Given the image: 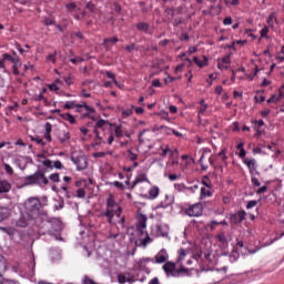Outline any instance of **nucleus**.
Returning a JSON list of instances; mask_svg holds the SVG:
<instances>
[{
  "mask_svg": "<svg viewBox=\"0 0 284 284\" xmlns=\"http://www.w3.org/2000/svg\"><path fill=\"white\" fill-rule=\"evenodd\" d=\"M23 181L24 185H39V187H45V185L50 183L45 176V172L42 170H38L36 173L24 176Z\"/></svg>",
  "mask_w": 284,
  "mask_h": 284,
  "instance_id": "nucleus-3",
  "label": "nucleus"
},
{
  "mask_svg": "<svg viewBox=\"0 0 284 284\" xmlns=\"http://www.w3.org/2000/svg\"><path fill=\"white\" fill-rule=\"evenodd\" d=\"M148 227V216L140 214L138 219L136 230L140 234H144V231Z\"/></svg>",
  "mask_w": 284,
  "mask_h": 284,
  "instance_id": "nucleus-11",
  "label": "nucleus"
},
{
  "mask_svg": "<svg viewBox=\"0 0 284 284\" xmlns=\"http://www.w3.org/2000/svg\"><path fill=\"white\" fill-rule=\"evenodd\" d=\"M60 143H65V141H70V132H64L62 138H59Z\"/></svg>",
  "mask_w": 284,
  "mask_h": 284,
  "instance_id": "nucleus-43",
  "label": "nucleus"
},
{
  "mask_svg": "<svg viewBox=\"0 0 284 284\" xmlns=\"http://www.w3.org/2000/svg\"><path fill=\"white\" fill-rule=\"evenodd\" d=\"M223 23H224V26H232V17H226V18L223 20Z\"/></svg>",
  "mask_w": 284,
  "mask_h": 284,
  "instance_id": "nucleus-64",
  "label": "nucleus"
},
{
  "mask_svg": "<svg viewBox=\"0 0 284 284\" xmlns=\"http://www.w3.org/2000/svg\"><path fill=\"white\" fill-rule=\"evenodd\" d=\"M110 43H112V44L119 43V38H116V37H113V38H105V39L103 40L102 45H103V48H105L106 50H110V48H111Z\"/></svg>",
  "mask_w": 284,
  "mask_h": 284,
  "instance_id": "nucleus-19",
  "label": "nucleus"
},
{
  "mask_svg": "<svg viewBox=\"0 0 284 284\" xmlns=\"http://www.w3.org/2000/svg\"><path fill=\"white\" fill-rule=\"evenodd\" d=\"M174 204V197L172 195H165L164 201L161 202L160 207H170Z\"/></svg>",
  "mask_w": 284,
  "mask_h": 284,
  "instance_id": "nucleus-20",
  "label": "nucleus"
},
{
  "mask_svg": "<svg viewBox=\"0 0 284 284\" xmlns=\"http://www.w3.org/2000/svg\"><path fill=\"white\" fill-rule=\"evenodd\" d=\"M139 143H145V141H150V129H143L138 134Z\"/></svg>",
  "mask_w": 284,
  "mask_h": 284,
  "instance_id": "nucleus-14",
  "label": "nucleus"
},
{
  "mask_svg": "<svg viewBox=\"0 0 284 284\" xmlns=\"http://www.w3.org/2000/svg\"><path fill=\"white\" fill-rule=\"evenodd\" d=\"M85 9L89 10V12H94V10H97V7L92 2H88L85 4Z\"/></svg>",
  "mask_w": 284,
  "mask_h": 284,
  "instance_id": "nucleus-46",
  "label": "nucleus"
},
{
  "mask_svg": "<svg viewBox=\"0 0 284 284\" xmlns=\"http://www.w3.org/2000/svg\"><path fill=\"white\" fill-rule=\"evenodd\" d=\"M0 272H6V258L0 255Z\"/></svg>",
  "mask_w": 284,
  "mask_h": 284,
  "instance_id": "nucleus-45",
  "label": "nucleus"
},
{
  "mask_svg": "<svg viewBox=\"0 0 284 284\" xmlns=\"http://www.w3.org/2000/svg\"><path fill=\"white\" fill-rule=\"evenodd\" d=\"M39 234H49L54 236L61 232V222L58 219L42 220L39 224Z\"/></svg>",
  "mask_w": 284,
  "mask_h": 284,
  "instance_id": "nucleus-2",
  "label": "nucleus"
},
{
  "mask_svg": "<svg viewBox=\"0 0 284 284\" xmlns=\"http://www.w3.org/2000/svg\"><path fill=\"white\" fill-rule=\"evenodd\" d=\"M267 192V185H263L256 191V194H265Z\"/></svg>",
  "mask_w": 284,
  "mask_h": 284,
  "instance_id": "nucleus-58",
  "label": "nucleus"
},
{
  "mask_svg": "<svg viewBox=\"0 0 284 284\" xmlns=\"http://www.w3.org/2000/svg\"><path fill=\"white\" fill-rule=\"evenodd\" d=\"M244 163L248 168L250 174H254V172H256V160L255 159H245Z\"/></svg>",
  "mask_w": 284,
  "mask_h": 284,
  "instance_id": "nucleus-15",
  "label": "nucleus"
},
{
  "mask_svg": "<svg viewBox=\"0 0 284 284\" xmlns=\"http://www.w3.org/2000/svg\"><path fill=\"white\" fill-rule=\"evenodd\" d=\"M216 241L222 243V245H227V236H225L224 231L216 235Z\"/></svg>",
  "mask_w": 284,
  "mask_h": 284,
  "instance_id": "nucleus-26",
  "label": "nucleus"
},
{
  "mask_svg": "<svg viewBox=\"0 0 284 284\" xmlns=\"http://www.w3.org/2000/svg\"><path fill=\"white\" fill-rule=\"evenodd\" d=\"M105 75L108 77V79H112L113 83H118L116 79H114L115 74L112 71H106Z\"/></svg>",
  "mask_w": 284,
  "mask_h": 284,
  "instance_id": "nucleus-50",
  "label": "nucleus"
},
{
  "mask_svg": "<svg viewBox=\"0 0 284 284\" xmlns=\"http://www.w3.org/2000/svg\"><path fill=\"white\" fill-rule=\"evenodd\" d=\"M2 59H3L4 62L8 61L9 63H17V60L19 59V57H17V55L12 57L9 53H3Z\"/></svg>",
  "mask_w": 284,
  "mask_h": 284,
  "instance_id": "nucleus-23",
  "label": "nucleus"
},
{
  "mask_svg": "<svg viewBox=\"0 0 284 284\" xmlns=\"http://www.w3.org/2000/svg\"><path fill=\"white\" fill-rule=\"evenodd\" d=\"M251 183L255 186V187H261V182H258V179L252 176L251 178Z\"/></svg>",
  "mask_w": 284,
  "mask_h": 284,
  "instance_id": "nucleus-52",
  "label": "nucleus"
},
{
  "mask_svg": "<svg viewBox=\"0 0 284 284\" xmlns=\"http://www.w3.org/2000/svg\"><path fill=\"white\" fill-rule=\"evenodd\" d=\"M0 190L3 192V194H7V192L12 190V184L6 180H2L0 181Z\"/></svg>",
  "mask_w": 284,
  "mask_h": 284,
  "instance_id": "nucleus-21",
  "label": "nucleus"
},
{
  "mask_svg": "<svg viewBox=\"0 0 284 284\" xmlns=\"http://www.w3.org/2000/svg\"><path fill=\"white\" fill-rule=\"evenodd\" d=\"M136 29L142 32H148V30H150V24H148V22H140L136 24Z\"/></svg>",
  "mask_w": 284,
  "mask_h": 284,
  "instance_id": "nucleus-28",
  "label": "nucleus"
},
{
  "mask_svg": "<svg viewBox=\"0 0 284 284\" xmlns=\"http://www.w3.org/2000/svg\"><path fill=\"white\" fill-rule=\"evenodd\" d=\"M53 168H55V170H63V164L61 161L57 160L53 162Z\"/></svg>",
  "mask_w": 284,
  "mask_h": 284,
  "instance_id": "nucleus-51",
  "label": "nucleus"
},
{
  "mask_svg": "<svg viewBox=\"0 0 284 284\" xmlns=\"http://www.w3.org/2000/svg\"><path fill=\"white\" fill-rule=\"evenodd\" d=\"M114 129V134L118 139H121V136H123V131L121 130V126L120 125H116V124H112Z\"/></svg>",
  "mask_w": 284,
  "mask_h": 284,
  "instance_id": "nucleus-33",
  "label": "nucleus"
},
{
  "mask_svg": "<svg viewBox=\"0 0 284 284\" xmlns=\"http://www.w3.org/2000/svg\"><path fill=\"white\" fill-rule=\"evenodd\" d=\"M63 81L67 83V85H72V75L63 77Z\"/></svg>",
  "mask_w": 284,
  "mask_h": 284,
  "instance_id": "nucleus-62",
  "label": "nucleus"
},
{
  "mask_svg": "<svg viewBox=\"0 0 284 284\" xmlns=\"http://www.w3.org/2000/svg\"><path fill=\"white\" fill-rule=\"evenodd\" d=\"M105 125H109L110 128H112V123H110V121H105V120H103V119L99 120V121L95 123V125H94L93 132H94V134H95V136H97V139H98L99 141H101V138H100V135H99V130H104ZM98 129H99V130H98Z\"/></svg>",
  "mask_w": 284,
  "mask_h": 284,
  "instance_id": "nucleus-9",
  "label": "nucleus"
},
{
  "mask_svg": "<svg viewBox=\"0 0 284 284\" xmlns=\"http://www.w3.org/2000/svg\"><path fill=\"white\" fill-rule=\"evenodd\" d=\"M158 236H168L169 229L165 225H156Z\"/></svg>",
  "mask_w": 284,
  "mask_h": 284,
  "instance_id": "nucleus-22",
  "label": "nucleus"
},
{
  "mask_svg": "<svg viewBox=\"0 0 284 284\" xmlns=\"http://www.w3.org/2000/svg\"><path fill=\"white\" fill-rule=\"evenodd\" d=\"M179 257H178V263H181V261H183L185 258V256H187V250L185 248H180L178 251Z\"/></svg>",
  "mask_w": 284,
  "mask_h": 284,
  "instance_id": "nucleus-27",
  "label": "nucleus"
},
{
  "mask_svg": "<svg viewBox=\"0 0 284 284\" xmlns=\"http://www.w3.org/2000/svg\"><path fill=\"white\" fill-rule=\"evenodd\" d=\"M174 187L178 192H183V190H185V184H174Z\"/></svg>",
  "mask_w": 284,
  "mask_h": 284,
  "instance_id": "nucleus-63",
  "label": "nucleus"
},
{
  "mask_svg": "<svg viewBox=\"0 0 284 284\" xmlns=\"http://www.w3.org/2000/svg\"><path fill=\"white\" fill-rule=\"evenodd\" d=\"M77 196H78V199H85V190L79 189L77 191Z\"/></svg>",
  "mask_w": 284,
  "mask_h": 284,
  "instance_id": "nucleus-49",
  "label": "nucleus"
},
{
  "mask_svg": "<svg viewBox=\"0 0 284 284\" xmlns=\"http://www.w3.org/2000/svg\"><path fill=\"white\" fill-rule=\"evenodd\" d=\"M135 180L138 183H145V181H148V176L145 174H140Z\"/></svg>",
  "mask_w": 284,
  "mask_h": 284,
  "instance_id": "nucleus-47",
  "label": "nucleus"
},
{
  "mask_svg": "<svg viewBox=\"0 0 284 284\" xmlns=\"http://www.w3.org/2000/svg\"><path fill=\"white\" fill-rule=\"evenodd\" d=\"M136 44L135 43H131L129 45L125 47L126 52H132L133 50H135Z\"/></svg>",
  "mask_w": 284,
  "mask_h": 284,
  "instance_id": "nucleus-60",
  "label": "nucleus"
},
{
  "mask_svg": "<svg viewBox=\"0 0 284 284\" xmlns=\"http://www.w3.org/2000/svg\"><path fill=\"white\" fill-rule=\"evenodd\" d=\"M130 161H136L138 155L132 152V150L128 151Z\"/></svg>",
  "mask_w": 284,
  "mask_h": 284,
  "instance_id": "nucleus-53",
  "label": "nucleus"
},
{
  "mask_svg": "<svg viewBox=\"0 0 284 284\" xmlns=\"http://www.w3.org/2000/svg\"><path fill=\"white\" fill-rule=\"evenodd\" d=\"M165 261H168V252H165V250H161L155 255V263H165Z\"/></svg>",
  "mask_w": 284,
  "mask_h": 284,
  "instance_id": "nucleus-18",
  "label": "nucleus"
},
{
  "mask_svg": "<svg viewBox=\"0 0 284 284\" xmlns=\"http://www.w3.org/2000/svg\"><path fill=\"white\" fill-rule=\"evenodd\" d=\"M3 168H4V171L7 172V174H9L10 176H12V174H14V170L12 169V166H10V164L3 163Z\"/></svg>",
  "mask_w": 284,
  "mask_h": 284,
  "instance_id": "nucleus-38",
  "label": "nucleus"
},
{
  "mask_svg": "<svg viewBox=\"0 0 284 284\" xmlns=\"http://www.w3.org/2000/svg\"><path fill=\"white\" fill-rule=\"evenodd\" d=\"M239 261V252H236V250H233V252L230 254V262L234 263Z\"/></svg>",
  "mask_w": 284,
  "mask_h": 284,
  "instance_id": "nucleus-36",
  "label": "nucleus"
},
{
  "mask_svg": "<svg viewBox=\"0 0 284 284\" xmlns=\"http://www.w3.org/2000/svg\"><path fill=\"white\" fill-rule=\"evenodd\" d=\"M201 196H202V199H205V196H212V191H210L205 187H202L201 189Z\"/></svg>",
  "mask_w": 284,
  "mask_h": 284,
  "instance_id": "nucleus-39",
  "label": "nucleus"
},
{
  "mask_svg": "<svg viewBox=\"0 0 284 284\" xmlns=\"http://www.w3.org/2000/svg\"><path fill=\"white\" fill-rule=\"evenodd\" d=\"M88 12L85 11H79L78 13L73 14V18L77 19V21H81V19L85 18Z\"/></svg>",
  "mask_w": 284,
  "mask_h": 284,
  "instance_id": "nucleus-35",
  "label": "nucleus"
},
{
  "mask_svg": "<svg viewBox=\"0 0 284 284\" xmlns=\"http://www.w3.org/2000/svg\"><path fill=\"white\" fill-rule=\"evenodd\" d=\"M222 63H224L225 65H230V63H232V60L230 59V54L225 55L222 59Z\"/></svg>",
  "mask_w": 284,
  "mask_h": 284,
  "instance_id": "nucleus-54",
  "label": "nucleus"
},
{
  "mask_svg": "<svg viewBox=\"0 0 284 284\" xmlns=\"http://www.w3.org/2000/svg\"><path fill=\"white\" fill-rule=\"evenodd\" d=\"M245 216H247L245 211H239L237 213L230 215V222L232 225H237V223H243V221H245Z\"/></svg>",
  "mask_w": 284,
  "mask_h": 284,
  "instance_id": "nucleus-8",
  "label": "nucleus"
},
{
  "mask_svg": "<svg viewBox=\"0 0 284 284\" xmlns=\"http://www.w3.org/2000/svg\"><path fill=\"white\" fill-rule=\"evenodd\" d=\"M202 185H204V187H212V181L210 180V176L204 175L202 179Z\"/></svg>",
  "mask_w": 284,
  "mask_h": 284,
  "instance_id": "nucleus-32",
  "label": "nucleus"
},
{
  "mask_svg": "<svg viewBox=\"0 0 284 284\" xmlns=\"http://www.w3.org/2000/svg\"><path fill=\"white\" fill-rule=\"evenodd\" d=\"M19 68H21V62H19V58H18L17 61L13 62V65H12L13 74L16 77H19Z\"/></svg>",
  "mask_w": 284,
  "mask_h": 284,
  "instance_id": "nucleus-30",
  "label": "nucleus"
},
{
  "mask_svg": "<svg viewBox=\"0 0 284 284\" xmlns=\"http://www.w3.org/2000/svg\"><path fill=\"white\" fill-rule=\"evenodd\" d=\"M70 62L73 63L74 65H77L79 63H83V58H81V57L71 58Z\"/></svg>",
  "mask_w": 284,
  "mask_h": 284,
  "instance_id": "nucleus-44",
  "label": "nucleus"
},
{
  "mask_svg": "<svg viewBox=\"0 0 284 284\" xmlns=\"http://www.w3.org/2000/svg\"><path fill=\"white\" fill-rule=\"evenodd\" d=\"M187 216H201L203 214V207L201 204H193L186 210Z\"/></svg>",
  "mask_w": 284,
  "mask_h": 284,
  "instance_id": "nucleus-10",
  "label": "nucleus"
},
{
  "mask_svg": "<svg viewBox=\"0 0 284 284\" xmlns=\"http://www.w3.org/2000/svg\"><path fill=\"white\" fill-rule=\"evenodd\" d=\"M11 212L10 207L0 204V223L9 219Z\"/></svg>",
  "mask_w": 284,
  "mask_h": 284,
  "instance_id": "nucleus-13",
  "label": "nucleus"
},
{
  "mask_svg": "<svg viewBox=\"0 0 284 284\" xmlns=\"http://www.w3.org/2000/svg\"><path fill=\"white\" fill-rule=\"evenodd\" d=\"M65 8H67V12H69L73 17L74 14H78V12H81V8H78L74 2L68 3Z\"/></svg>",
  "mask_w": 284,
  "mask_h": 284,
  "instance_id": "nucleus-17",
  "label": "nucleus"
},
{
  "mask_svg": "<svg viewBox=\"0 0 284 284\" xmlns=\"http://www.w3.org/2000/svg\"><path fill=\"white\" fill-rule=\"evenodd\" d=\"M78 105H81V104H77L74 101H67V102L64 103V105H63V109H64V110H72V109H74V108H78V109H79Z\"/></svg>",
  "mask_w": 284,
  "mask_h": 284,
  "instance_id": "nucleus-29",
  "label": "nucleus"
},
{
  "mask_svg": "<svg viewBox=\"0 0 284 284\" xmlns=\"http://www.w3.org/2000/svg\"><path fill=\"white\" fill-rule=\"evenodd\" d=\"M61 119H63L64 121H69V123H71L73 125V123H77V120L74 119V116L70 113H62L60 114Z\"/></svg>",
  "mask_w": 284,
  "mask_h": 284,
  "instance_id": "nucleus-24",
  "label": "nucleus"
},
{
  "mask_svg": "<svg viewBox=\"0 0 284 284\" xmlns=\"http://www.w3.org/2000/svg\"><path fill=\"white\" fill-rule=\"evenodd\" d=\"M42 165H44V168H48L49 170H54V166H53L52 162L50 161V159L42 161Z\"/></svg>",
  "mask_w": 284,
  "mask_h": 284,
  "instance_id": "nucleus-40",
  "label": "nucleus"
},
{
  "mask_svg": "<svg viewBox=\"0 0 284 284\" xmlns=\"http://www.w3.org/2000/svg\"><path fill=\"white\" fill-rule=\"evenodd\" d=\"M205 110H207V104L201 105L199 108V116H201V114H205Z\"/></svg>",
  "mask_w": 284,
  "mask_h": 284,
  "instance_id": "nucleus-57",
  "label": "nucleus"
},
{
  "mask_svg": "<svg viewBox=\"0 0 284 284\" xmlns=\"http://www.w3.org/2000/svg\"><path fill=\"white\" fill-rule=\"evenodd\" d=\"M168 152L171 154V156H174V152L170 150V146H166L165 149H162V156H168Z\"/></svg>",
  "mask_w": 284,
  "mask_h": 284,
  "instance_id": "nucleus-42",
  "label": "nucleus"
},
{
  "mask_svg": "<svg viewBox=\"0 0 284 284\" xmlns=\"http://www.w3.org/2000/svg\"><path fill=\"white\" fill-rule=\"evenodd\" d=\"M80 108H84V110H87V113H84L83 116H88V119H92V121H94V116L91 115V114H94V112H95L94 108H91L85 102H83L82 104L78 105L77 112H81V110H79Z\"/></svg>",
  "mask_w": 284,
  "mask_h": 284,
  "instance_id": "nucleus-12",
  "label": "nucleus"
},
{
  "mask_svg": "<svg viewBox=\"0 0 284 284\" xmlns=\"http://www.w3.org/2000/svg\"><path fill=\"white\" fill-rule=\"evenodd\" d=\"M104 216H106L109 223H112V219H114V216H121V206H119L112 196L106 200V210L104 212Z\"/></svg>",
  "mask_w": 284,
  "mask_h": 284,
  "instance_id": "nucleus-4",
  "label": "nucleus"
},
{
  "mask_svg": "<svg viewBox=\"0 0 284 284\" xmlns=\"http://www.w3.org/2000/svg\"><path fill=\"white\" fill-rule=\"evenodd\" d=\"M193 61L199 65V68H205V65H207V57H204V61H201L199 57H194Z\"/></svg>",
  "mask_w": 284,
  "mask_h": 284,
  "instance_id": "nucleus-25",
  "label": "nucleus"
},
{
  "mask_svg": "<svg viewBox=\"0 0 284 284\" xmlns=\"http://www.w3.org/2000/svg\"><path fill=\"white\" fill-rule=\"evenodd\" d=\"M48 88H49V90H51V92L59 91V87L57 84H54V83L48 84Z\"/></svg>",
  "mask_w": 284,
  "mask_h": 284,
  "instance_id": "nucleus-61",
  "label": "nucleus"
},
{
  "mask_svg": "<svg viewBox=\"0 0 284 284\" xmlns=\"http://www.w3.org/2000/svg\"><path fill=\"white\" fill-rule=\"evenodd\" d=\"M267 32H270V28H268V27H264V28L261 30V37H262V38L267 37Z\"/></svg>",
  "mask_w": 284,
  "mask_h": 284,
  "instance_id": "nucleus-56",
  "label": "nucleus"
},
{
  "mask_svg": "<svg viewBox=\"0 0 284 284\" xmlns=\"http://www.w3.org/2000/svg\"><path fill=\"white\" fill-rule=\"evenodd\" d=\"M160 130H161L162 132H164L165 134H170V132H172V129H170V128H168V126H165V125H161V126H160Z\"/></svg>",
  "mask_w": 284,
  "mask_h": 284,
  "instance_id": "nucleus-59",
  "label": "nucleus"
},
{
  "mask_svg": "<svg viewBox=\"0 0 284 284\" xmlns=\"http://www.w3.org/2000/svg\"><path fill=\"white\" fill-rule=\"evenodd\" d=\"M159 186H153L150 189L149 194L151 197L156 199L159 196Z\"/></svg>",
  "mask_w": 284,
  "mask_h": 284,
  "instance_id": "nucleus-31",
  "label": "nucleus"
},
{
  "mask_svg": "<svg viewBox=\"0 0 284 284\" xmlns=\"http://www.w3.org/2000/svg\"><path fill=\"white\" fill-rule=\"evenodd\" d=\"M162 270L164 271L168 278H181V276H190V270L183 265L176 268V263L171 261L165 262L162 266Z\"/></svg>",
  "mask_w": 284,
  "mask_h": 284,
  "instance_id": "nucleus-1",
  "label": "nucleus"
},
{
  "mask_svg": "<svg viewBox=\"0 0 284 284\" xmlns=\"http://www.w3.org/2000/svg\"><path fill=\"white\" fill-rule=\"evenodd\" d=\"M149 243H152V240L150 239V234H148V232H145V239H141L140 241H136L135 245L138 247H148Z\"/></svg>",
  "mask_w": 284,
  "mask_h": 284,
  "instance_id": "nucleus-16",
  "label": "nucleus"
},
{
  "mask_svg": "<svg viewBox=\"0 0 284 284\" xmlns=\"http://www.w3.org/2000/svg\"><path fill=\"white\" fill-rule=\"evenodd\" d=\"M118 283H120V284H125V283L132 284V283H136V278L130 272L120 273V274H118Z\"/></svg>",
  "mask_w": 284,
  "mask_h": 284,
  "instance_id": "nucleus-7",
  "label": "nucleus"
},
{
  "mask_svg": "<svg viewBox=\"0 0 284 284\" xmlns=\"http://www.w3.org/2000/svg\"><path fill=\"white\" fill-rule=\"evenodd\" d=\"M71 161L74 163V165H77V170L79 171L85 170V168H88V160L83 154L77 155V153H72Z\"/></svg>",
  "mask_w": 284,
  "mask_h": 284,
  "instance_id": "nucleus-6",
  "label": "nucleus"
},
{
  "mask_svg": "<svg viewBox=\"0 0 284 284\" xmlns=\"http://www.w3.org/2000/svg\"><path fill=\"white\" fill-rule=\"evenodd\" d=\"M258 205V201L252 200L246 204V210H252V207H256Z\"/></svg>",
  "mask_w": 284,
  "mask_h": 284,
  "instance_id": "nucleus-41",
  "label": "nucleus"
},
{
  "mask_svg": "<svg viewBox=\"0 0 284 284\" xmlns=\"http://www.w3.org/2000/svg\"><path fill=\"white\" fill-rule=\"evenodd\" d=\"M113 185H114V187H118L119 190H125V186L123 185V183H121L119 181H114Z\"/></svg>",
  "mask_w": 284,
  "mask_h": 284,
  "instance_id": "nucleus-55",
  "label": "nucleus"
},
{
  "mask_svg": "<svg viewBox=\"0 0 284 284\" xmlns=\"http://www.w3.org/2000/svg\"><path fill=\"white\" fill-rule=\"evenodd\" d=\"M281 101V98L276 97V94H273L268 100L267 103H277Z\"/></svg>",
  "mask_w": 284,
  "mask_h": 284,
  "instance_id": "nucleus-48",
  "label": "nucleus"
},
{
  "mask_svg": "<svg viewBox=\"0 0 284 284\" xmlns=\"http://www.w3.org/2000/svg\"><path fill=\"white\" fill-rule=\"evenodd\" d=\"M205 152H209V151L204 150L202 155H201V158H200V160H199V163H200L203 172H206V170H207V165L203 164V159H205Z\"/></svg>",
  "mask_w": 284,
  "mask_h": 284,
  "instance_id": "nucleus-34",
  "label": "nucleus"
},
{
  "mask_svg": "<svg viewBox=\"0 0 284 284\" xmlns=\"http://www.w3.org/2000/svg\"><path fill=\"white\" fill-rule=\"evenodd\" d=\"M41 207H43V204L39 197H29L24 202L26 211L30 212L31 214H39V210H41Z\"/></svg>",
  "mask_w": 284,
  "mask_h": 284,
  "instance_id": "nucleus-5",
  "label": "nucleus"
},
{
  "mask_svg": "<svg viewBox=\"0 0 284 284\" xmlns=\"http://www.w3.org/2000/svg\"><path fill=\"white\" fill-rule=\"evenodd\" d=\"M50 181H52V183H60L61 182V179L59 178V173H52L50 176H49Z\"/></svg>",
  "mask_w": 284,
  "mask_h": 284,
  "instance_id": "nucleus-37",
  "label": "nucleus"
}]
</instances>
